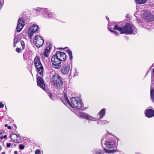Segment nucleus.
Returning <instances> with one entry per match:
<instances>
[{
  "instance_id": "obj_1",
  "label": "nucleus",
  "mask_w": 154,
  "mask_h": 154,
  "mask_svg": "<svg viewBox=\"0 0 154 154\" xmlns=\"http://www.w3.org/2000/svg\"><path fill=\"white\" fill-rule=\"evenodd\" d=\"M63 96V98L61 99L62 102L69 108L72 111L75 113L78 116L89 121L96 120L95 118L87 113L82 112L79 113L75 112L74 108L79 109H81L82 107V102L79 98L72 97L70 102L68 100L67 95L65 93H64Z\"/></svg>"
},
{
  "instance_id": "obj_2",
  "label": "nucleus",
  "mask_w": 154,
  "mask_h": 154,
  "mask_svg": "<svg viewBox=\"0 0 154 154\" xmlns=\"http://www.w3.org/2000/svg\"><path fill=\"white\" fill-rule=\"evenodd\" d=\"M111 24L109 26L108 28V29L111 32L115 33L116 35H119L118 32L114 30H117L119 31L121 34H135L137 33V29L132 24L129 23L126 24L124 26L120 27L117 25H115L114 26Z\"/></svg>"
},
{
  "instance_id": "obj_3",
  "label": "nucleus",
  "mask_w": 154,
  "mask_h": 154,
  "mask_svg": "<svg viewBox=\"0 0 154 154\" xmlns=\"http://www.w3.org/2000/svg\"><path fill=\"white\" fill-rule=\"evenodd\" d=\"M110 136L115 137L114 135L108 131H107L103 136L101 142L102 143L104 139H105L103 143L104 145L108 149H114L117 146V143L116 140Z\"/></svg>"
},
{
  "instance_id": "obj_4",
  "label": "nucleus",
  "mask_w": 154,
  "mask_h": 154,
  "mask_svg": "<svg viewBox=\"0 0 154 154\" xmlns=\"http://www.w3.org/2000/svg\"><path fill=\"white\" fill-rule=\"evenodd\" d=\"M34 64L37 69L38 73L41 75L43 74V68L42 66L40 59L36 56L34 60Z\"/></svg>"
},
{
  "instance_id": "obj_5",
  "label": "nucleus",
  "mask_w": 154,
  "mask_h": 154,
  "mask_svg": "<svg viewBox=\"0 0 154 154\" xmlns=\"http://www.w3.org/2000/svg\"><path fill=\"white\" fill-rule=\"evenodd\" d=\"M143 18L149 21H152L154 20V17L151 12L146 10L142 11L140 13Z\"/></svg>"
},
{
  "instance_id": "obj_6",
  "label": "nucleus",
  "mask_w": 154,
  "mask_h": 154,
  "mask_svg": "<svg viewBox=\"0 0 154 154\" xmlns=\"http://www.w3.org/2000/svg\"><path fill=\"white\" fill-rule=\"evenodd\" d=\"M52 81L53 82L54 85L57 87H59L62 84L63 81L60 77L58 74H55L51 79Z\"/></svg>"
},
{
  "instance_id": "obj_7",
  "label": "nucleus",
  "mask_w": 154,
  "mask_h": 154,
  "mask_svg": "<svg viewBox=\"0 0 154 154\" xmlns=\"http://www.w3.org/2000/svg\"><path fill=\"white\" fill-rule=\"evenodd\" d=\"M33 42L37 48H39L42 46L44 41L42 37L39 35H36L33 40Z\"/></svg>"
},
{
  "instance_id": "obj_8",
  "label": "nucleus",
  "mask_w": 154,
  "mask_h": 154,
  "mask_svg": "<svg viewBox=\"0 0 154 154\" xmlns=\"http://www.w3.org/2000/svg\"><path fill=\"white\" fill-rule=\"evenodd\" d=\"M38 29V26L37 25L33 24L31 26L28 31L29 38L31 39L33 34L37 31Z\"/></svg>"
},
{
  "instance_id": "obj_9",
  "label": "nucleus",
  "mask_w": 154,
  "mask_h": 154,
  "mask_svg": "<svg viewBox=\"0 0 154 154\" xmlns=\"http://www.w3.org/2000/svg\"><path fill=\"white\" fill-rule=\"evenodd\" d=\"M35 10L36 12H41L44 17H47V15L49 11L47 8L38 7L35 9Z\"/></svg>"
},
{
  "instance_id": "obj_10",
  "label": "nucleus",
  "mask_w": 154,
  "mask_h": 154,
  "mask_svg": "<svg viewBox=\"0 0 154 154\" xmlns=\"http://www.w3.org/2000/svg\"><path fill=\"white\" fill-rule=\"evenodd\" d=\"M24 25V19L20 18L18 21V23L16 30L17 32H20L23 29Z\"/></svg>"
},
{
  "instance_id": "obj_11",
  "label": "nucleus",
  "mask_w": 154,
  "mask_h": 154,
  "mask_svg": "<svg viewBox=\"0 0 154 154\" xmlns=\"http://www.w3.org/2000/svg\"><path fill=\"white\" fill-rule=\"evenodd\" d=\"M10 137L12 141L15 143H20L22 141L21 137L16 134H11Z\"/></svg>"
},
{
  "instance_id": "obj_12",
  "label": "nucleus",
  "mask_w": 154,
  "mask_h": 154,
  "mask_svg": "<svg viewBox=\"0 0 154 154\" xmlns=\"http://www.w3.org/2000/svg\"><path fill=\"white\" fill-rule=\"evenodd\" d=\"M70 69V67L69 64L68 63H65L62 66L61 69V72L63 74H68Z\"/></svg>"
},
{
  "instance_id": "obj_13",
  "label": "nucleus",
  "mask_w": 154,
  "mask_h": 154,
  "mask_svg": "<svg viewBox=\"0 0 154 154\" xmlns=\"http://www.w3.org/2000/svg\"><path fill=\"white\" fill-rule=\"evenodd\" d=\"M55 55L61 62L64 61L66 59V55L64 52L58 51L57 52Z\"/></svg>"
},
{
  "instance_id": "obj_14",
  "label": "nucleus",
  "mask_w": 154,
  "mask_h": 154,
  "mask_svg": "<svg viewBox=\"0 0 154 154\" xmlns=\"http://www.w3.org/2000/svg\"><path fill=\"white\" fill-rule=\"evenodd\" d=\"M37 81L38 86L45 90V85L41 77L40 76L37 77Z\"/></svg>"
},
{
  "instance_id": "obj_15",
  "label": "nucleus",
  "mask_w": 154,
  "mask_h": 154,
  "mask_svg": "<svg viewBox=\"0 0 154 154\" xmlns=\"http://www.w3.org/2000/svg\"><path fill=\"white\" fill-rule=\"evenodd\" d=\"M145 116L148 118L154 116V111L151 109H149L146 110Z\"/></svg>"
},
{
  "instance_id": "obj_16",
  "label": "nucleus",
  "mask_w": 154,
  "mask_h": 154,
  "mask_svg": "<svg viewBox=\"0 0 154 154\" xmlns=\"http://www.w3.org/2000/svg\"><path fill=\"white\" fill-rule=\"evenodd\" d=\"M106 110L105 108H103L100 111L97 115V119H99L102 118L105 115Z\"/></svg>"
},
{
  "instance_id": "obj_17",
  "label": "nucleus",
  "mask_w": 154,
  "mask_h": 154,
  "mask_svg": "<svg viewBox=\"0 0 154 154\" xmlns=\"http://www.w3.org/2000/svg\"><path fill=\"white\" fill-rule=\"evenodd\" d=\"M52 63V66L54 68L57 69H59L60 68L61 66V62H54L53 61V62H51Z\"/></svg>"
},
{
  "instance_id": "obj_18",
  "label": "nucleus",
  "mask_w": 154,
  "mask_h": 154,
  "mask_svg": "<svg viewBox=\"0 0 154 154\" xmlns=\"http://www.w3.org/2000/svg\"><path fill=\"white\" fill-rule=\"evenodd\" d=\"M50 50L49 49L46 48L44 52L41 55V57L42 58H44L45 57H47L48 56Z\"/></svg>"
},
{
  "instance_id": "obj_19",
  "label": "nucleus",
  "mask_w": 154,
  "mask_h": 154,
  "mask_svg": "<svg viewBox=\"0 0 154 154\" xmlns=\"http://www.w3.org/2000/svg\"><path fill=\"white\" fill-rule=\"evenodd\" d=\"M20 36L19 35L16 36L14 38V46L15 47L16 46V44L17 42L20 41Z\"/></svg>"
},
{
  "instance_id": "obj_20",
  "label": "nucleus",
  "mask_w": 154,
  "mask_h": 154,
  "mask_svg": "<svg viewBox=\"0 0 154 154\" xmlns=\"http://www.w3.org/2000/svg\"><path fill=\"white\" fill-rule=\"evenodd\" d=\"M54 61V62H61V61L56 56L55 54L51 58V62H53Z\"/></svg>"
},
{
  "instance_id": "obj_21",
  "label": "nucleus",
  "mask_w": 154,
  "mask_h": 154,
  "mask_svg": "<svg viewBox=\"0 0 154 154\" xmlns=\"http://www.w3.org/2000/svg\"><path fill=\"white\" fill-rule=\"evenodd\" d=\"M147 0H135V2L138 4H142L146 3Z\"/></svg>"
},
{
  "instance_id": "obj_22",
  "label": "nucleus",
  "mask_w": 154,
  "mask_h": 154,
  "mask_svg": "<svg viewBox=\"0 0 154 154\" xmlns=\"http://www.w3.org/2000/svg\"><path fill=\"white\" fill-rule=\"evenodd\" d=\"M104 150L106 153H113L116 152V150H109L106 148H104Z\"/></svg>"
},
{
  "instance_id": "obj_23",
  "label": "nucleus",
  "mask_w": 154,
  "mask_h": 154,
  "mask_svg": "<svg viewBox=\"0 0 154 154\" xmlns=\"http://www.w3.org/2000/svg\"><path fill=\"white\" fill-rule=\"evenodd\" d=\"M94 151L95 152V154H104V153L102 150L96 149Z\"/></svg>"
},
{
  "instance_id": "obj_24",
  "label": "nucleus",
  "mask_w": 154,
  "mask_h": 154,
  "mask_svg": "<svg viewBox=\"0 0 154 154\" xmlns=\"http://www.w3.org/2000/svg\"><path fill=\"white\" fill-rule=\"evenodd\" d=\"M150 96L152 101L154 102V90L152 89H151Z\"/></svg>"
},
{
  "instance_id": "obj_25",
  "label": "nucleus",
  "mask_w": 154,
  "mask_h": 154,
  "mask_svg": "<svg viewBox=\"0 0 154 154\" xmlns=\"http://www.w3.org/2000/svg\"><path fill=\"white\" fill-rule=\"evenodd\" d=\"M54 16L55 14H54L49 11L47 18H52L54 17Z\"/></svg>"
},
{
  "instance_id": "obj_26",
  "label": "nucleus",
  "mask_w": 154,
  "mask_h": 154,
  "mask_svg": "<svg viewBox=\"0 0 154 154\" xmlns=\"http://www.w3.org/2000/svg\"><path fill=\"white\" fill-rule=\"evenodd\" d=\"M67 53H68L69 57L70 60H71L72 59V55L71 51L69 50H68L67 51Z\"/></svg>"
},
{
  "instance_id": "obj_27",
  "label": "nucleus",
  "mask_w": 154,
  "mask_h": 154,
  "mask_svg": "<svg viewBox=\"0 0 154 154\" xmlns=\"http://www.w3.org/2000/svg\"><path fill=\"white\" fill-rule=\"evenodd\" d=\"M48 94L49 97L52 100H54L55 99V97L52 95L50 92L48 93Z\"/></svg>"
},
{
  "instance_id": "obj_28",
  "label": "nucleus",
  "mask_w": 154,
  "mask_h": 154,
  "mask_svg": "<svg viewBox=\"0 0 154 154\" xmlns=\"http://www.w3.org/2000/svg\"><path fill=\"white\" fill-rule=\"evenodd\" d=\"M21 46L22 47V48L23 49L25 48V44L24 42L23 41H21Z\"/></svg>"
},
{
  "instance_id": "obj_29",
  "label": "nucleus",
  "mask_w": 154,
  "mask_h": 154,
  "mask_svg": "<svg viewBox=\"0 0 154 154\" xmlns=\"http://www.w3.org/2000/svg\"><path fill=\"white\" fill-rule=\"evenodd\" d=\"M16 51L17 52L20 53L21 52L22 50L21 48H16Z\"/></svg>"
},
{
  "instance_id": "obj_30",
  "label": "nucleus",
  "mask_w": 154,
  "mask_h": 154,
  "mask_svg": "<svg viewBox=\"0 0 154 154\" xmlns=\"http://www.w3.org/2000/svg\"><path fill=\"white\" fill-rule=\"evenodd\" d=\"M41 153V151L40 149H38L35 150V154H40Z\"/></svg>"
},
{
  "instance_id": "obj_31",
  "label": "nucleus",
  "mask_w": 154,
  "mask_h": 154,
  "mask_svg": "<svg viewBox=\"0 0 154 154\" xmlns=\"http://www.w3.org/2000/svg\"><path fill=\"white\" fill-rule=\"evenodd\" d=\"M24 146L22 144H20L19 146V149H23L24 148Z\"/></svg>"
},
{
  "instance_id": "obj_32",
  "label": "nucleus",
  "mask_w": 154,
  "mask_h": 154,
  "mask_svg": "<svg viewBox=\"0 0 154 154\" xmlns=\"http://www.w3.org/2000/svg\"><path fill=\"white\" fill-rule=\"evenodd\" d=\"M139 14L140 15V12L139 11H137L134 14V15L136 18H137V17L138 16V15Z\"/></svg>"
},
{
  "instance_id": "obj_33",
  "label": "nucleus",
  "mask_w": 154,
  "mask_h": 154,
  "mask_svg": "<svg viewBox=\"0 0 154 154\" xmlns=\"http://www.w3.org/2000/svg\"><path fill=\"white\" fill-rule=\"evenodd\" d=\"M4 106V104L2 102H0V108H3Z\"/></svg>"
},
{
  "instance_id": "obj_34",
  "label": "nucleus",
  "mask_w": 154,
  "mask_h": 154,
  "mask_svg": "<svg viewBox=\"0 0 154 154\" xmlns=\"http://www.w3.org/2000/svg\"><path fill=\"white\" fill-rule=\"evenodd\" d=\"M12 145V144L11 143H7L6 144V146L7 147H9L11 145Z\"/></svg>"
},
{
  "instance_id": "obj_35",
  "label": "nucleus",
  "mask_w": 154,
  "mask_h": 154,
  "mask_svg": "<svg viewBox=\"0 0 154 154\" xmlns=\"http://www.w3.org/2000/svg\"><path fill=\"white\" fill-rule=\"evenodd\" d=\"M3 3L2 4L1 1H0V9H1L2 5H3Z\"/></svg>"
},
{
  "instance_id": "obj_36",
  "label": "nucleus",
  "mask_w": 154,
  "mask_h": 154,
  "mask_svg": "<svg viewBox=\"0 0 154 154\" xmlns=\"http://www.w3.org/2000/svg\"><path fill=\"white\" fill-rule=\"evenodd\" d=\"M103 123H101L100 124H106V122H107L106 121V120H104L103 121Z\"/></svg>"
},
{
  "instance_id": "obj_37",
  "label": "nucleus",
  "mask_w": 154,
  "mask_h": 154,
  "mask_svg": "<svg viewBox=\"0 0 154 154\" xmlns=\"http://www.w3.org/2000/svg\"><path fill=\"white\" fill-rule=\"evenodd\" d=\"M78 73H77V72H76L74 74V76H77L78 75Z\"/></svg>"
},
{
  "instance_id": "obj_38",
  "label": "nucleus",
  "mask_w": 154,
  "mask_h": 154,
  "mask_svg": "<svg viewBox=\"0 0 154 154\" xmlns=\"http://www.w3.org/2000/svg\"><path fill=\"white\" fill-rule=\"evenodd\" d=\"M152 84H154V79L152 78Z\"/></svg>"
},
{
  "instance_id": "obj_39",
  "label": "nucleus",
  "mask_w": 154,
  "mask_h": 154,
  "mask_svg": "<svg viewBox=\"0 0 154 154\" xmlns=\"http://www.w3.org/2000/svg\"><path fill=\"white\" fill-rule=\"evenodd\" d=\"M8 129H11V127L10 126H8Z\"/></svg>"
},
{
  "instance_id": "obj_40",
  "label": "nucleus",
  "mask_w": 154,
  "mask_h": 154,
  "mask_svg": "<svg viewBox=\"0 0 154 154\" xmlns=\"http://www.w3.org/2000/svg\"><path fill=\"white\" fill-rule=\"evenodd\" d=\"M3 138H6L7 137V136L6 135H5L4 136H3Z\"/></svg>"
},
{
  "instance_id": "obj_41",
  "label": "nucleus",
  "mask_w": 154,
  "mask_h": 154,
  "mask_svg": "<svg viewBox=\"0 0 154 154\" xmlns=\"http://www.w3.org/2000/svg\"><path fill=\"white\" fill-rule=\"evenodd\" d=\"M0 139H2L3 138V136H1V137H0Z\"/></svg>"
},
{
  "instance_id": "obj_42",
  "label": "nucleus",
  "mask_w": 154,
  "mask_h": 154,
  "mask_svg": "<svg viewBox=\"0 0 154 154\" xmlns=\"http://www.w3.org/2000/svg\"><path fill=\"white\" fill-rule=\"evenodd\" d=\"M17 151H14V154H17Z\"/></svg>"
},
{
  "instance_id": "obj_43",
  "label": "nucleus",
  "mask_w": 154,
  "mask_h": 154,
  "mask_svg": "<svg viewBox=\"0 0 154 154\" xmlns=\"http://www.w3.org/2000/svg\"><path fill=\"white\" fill-rule=\"evenodd\" d=\"M5 127H8V125H7V124H5Z\"/></svg>"
},
{
  "instance_id": "obj_44",
  "label": "nucleus",
  "mask_w": 154,
  "mask_h": 154,
  "mask_svg": "<svg viewBox=\"0 0 154 154\" xmlns=\"http://www.w3.org/2000/svg\"><path fill=\"white\" fill-rule=\"evenodd\" d=\"M2 149V147L0 146V151Z\"/></svg>"
},
{
  "instance_id": "obj_45",
  "label": "nucleus",
  "mask_w": 154,
  "mask_h": 154,
  "mask_svg": "<svg viewBox=\"0 0 154 154\" xmlns=\"http://www.w3.org/2000/svg\"><path fill=\"white\" fill-rule=\"evenodd\" d=\"M5 154V153L4 152H3L2 153V154Z\"/></svg>"
},
{
  "instance_id": "obj_46",
  "label": "nucleus",
  "mask_w": 154,
  "mask_h": 154,
  "mask_svg": "<svg viewBox=\"0 0 154 154\" xmlns=\"http://www.w3.org/2000/svg\"><path fill=\"white\" fill-rule=\"evenodd\" d=\"M97 124H99V122H97Z\"/></svg>"
}]
</instances>
